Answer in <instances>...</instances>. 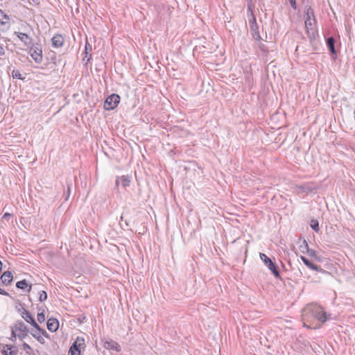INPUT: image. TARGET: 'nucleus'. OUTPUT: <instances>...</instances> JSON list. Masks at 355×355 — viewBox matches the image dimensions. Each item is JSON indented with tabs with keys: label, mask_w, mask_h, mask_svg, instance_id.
<instances>
[{
	"label": "nucleus",
	"mask_w": 355,
	"mask_h": 355,
	"mask_svg": "<svg viewBox=\"0 0 355 355\" xmlns=\"http://www.w3.org/2000/svg\"><path fill=\"white\" fill-rule=\"evenodd\" d=\"M259 48L263 52H267L268 51V49H267L266 45L264 44H263L262 42H259Z\"/></svg>",
	"instance_id": "nucleus-34"
},
{
	"label": "nucleus",
	"mask_w": 355,
	"mask_h": 355,
	"mask_svg": "<svg viewBox=\"0 0 355 355\" xmlns=\"http://www.w3.org/2000/svg\"><path fill=\"white\" fill-rule=\"evenodd\" d=\"M19 40L24 43L27 47H30L33 44V39L26 33L15 31L14 33Z\"/></svg>",
	"instance_id": "nucleus-10"
},
{
	"label": "nucleus",
	"mask_w": 355,
	"mask_h": 355,
	"mask_svg": "<svg viewBox=\"0 0 355 355\" xmlns=\"http://www.w3.org/2000/svg\"><path fill=\"white\" fill-rule=\"evenodd\" d=\"M47 298V293L44 291H42L40 293V296H39V300L40 302H43V301H45Z\"/></svg>",
	"instance_id": "nucleus-30"
},
{
	"label": "nucleus",
	"mask_w": 355,
	"mask_h": 355,
	"mask_svg": "<svg viewBox=\"0 0 355 355\" xmlns=\"http://www.w3.org/2000/svg\"><path fill=\"white\" fill-rule=\"evenodd\" d=\"M19 311L21 312V317L28 323L31 324L38 332H40L42 336L49 338V335L46 331L41 328L38 324L35 322L34 318L31 315V313L26 310L24 308H21L19 309Z\"/></svg>",
	"instance_id": "nucleus-3"
},
{
	"label": "nucleus",
	"mask_w": 355,
	"mask_h": 355,
	"mask_svg": "<svg viewBox=\"0 0 355 355\" xmlns=\"http://www.w3.org/2000/svg\"><path fill=\"white\" fill-rule=\"evenodd\" d=\"M48 59L53 64L56 62V55L55 52H50L48 55Z\"/></svg>",
	"instance_id": "nucleus-29"
},
{
	"label": "nucleus",
	"mask_w": 355,
	"mask_h": 355,
	"mask_svg": "<svg viewBox=\"0 0 355 355\" xmlns=\"http://www.w3.org/2000/svg\"><path fill=\"white\" fill-rule=\"evenodd\" d=\"M1 268H2V263H1V261H0V271L1 270Z\"/></svg>",
	"instance_id": "nucleus-42"
},
{
	"label": "nucleus",
	"mask_w": 355,
	"mask_h": 355,
	"mask_svg": "<svg viewBox=\"0 0 355 355\" xmlns=\"http://www.w3.org/2000/svg\"><path fill=\"white\" fill-rule=\"evenodd\" d=\"M31 1L33 5H39L40 3V0H31Z\"/></svg>",
	"instance_id": "nucleus-38"
},
{
	"label": "nucleus",
	"mask_w": 355,
	"mask_h": 355,
	"mask_svg": "<svg viewBox=\"0 0 355 355\" xmlns=\"http://www.w3.org/2000/svg\"><path fill=\"white\" fill-rule=\"evenodd\" d=\"M0 294L3 295H9L8 293L0 288Z\"/></svg>",
	"instance_id": "nucleus-37"
},
{
	"label": "nucleus",
	"mask_w": 355,
	"mask_h": 355,
	"mask_svg": "<svg viewBox=\"0 0 355 355\" xmlns=\"http://www.w3.org/2000/svg\"><path fill=\"white\" fill-rule=\"evenodd\" d=\"M259 257L261 260L264 263L266 266L268 268L269 270L273 274V275L276 278H280V274L276 264L272 261L270 258H269L264 253H259Z\"/></svg>",
	"instance_id": "nucleus-4"
},
{
	"label": "nucleus",
	"mask_w": 355,
	"mask_h": 355,
	"mask_svg": "<svg viewBox=\"0 0 355 355\" xmlns=\"http://www.w3.org/2000/svg\"><path fill=\"white\" fill-rule=\"evenodd\" d=\"M304 315L311 314V316L318 321L324 323L327 320V314L324 311L323 308L317 304H309L305 309H303Z\"/></svg>",
	"instance_id": "nucleus-1"
},
{
	"label": "nucleus",
	"mask_w": 355,
	"mask_h": 355,
	"mask_svg": "<svg viewBox=\"0 0 355 355\" xmlns=\"http://www.w3.org/2000/svg\"><path fill=\"white\" fill-rule=\"evenodd\" d=\"M104 347L107 349H113L116 352H120L121 350L120 345L112 340L105 341Z\"/></svg>",
	"instance_id": "nucleus-12"
},
{
	"label": "nucleus",
	"mask_w": 355,
	"mask_h": 355,
	"mask_svg": "<svg viewBox=\"0 0 355 355\" xmlns=\"http://www.w3.org/2000/svg\"><path fill=\"white\" fill-rule=\"evenodd\" d=\"M63 43H64V38L61 35H55L52 38L53 46L56 48L61 47L63 45Z\"/></svg>",
	"instance_id": "nucleus-17"
},
{
	"label": "nucleus",
	"mask_w": 355,
	"mask_h": 355,
	"mask_svg": "<svg viewBox=\"0 0 355 355\" xmlns=\"http://www.w3.org/2000/svg\"><path fill=\"white\" fill-rule=\"evenodd\" d=\"M5 53L4 49L2 46H0V55H2Z\"/></svg>",
	"instance_id": "nucleus-40"
},
{
	"label": "nucleus",
	"mask_w": 355,
	"mask_h": 355,
	"mask_svg": "<svg viewBox=\"0 0 355 355\" xmlns=\"http://www.w3.org/2000/svg\"><path fill=\"white\" fill-rule=\"evenodd\" d=\"M6 347L7 350H9L8 355H17L18 352V349L15 346H12L11 345H6Z\"/></svg>",
	"instance_id": "nucleus-25"
},
{
	"label": "nucleus",
	"mask_w": 355,
	"mask_h": 355,
	"mask_svg": "<svg viewBox=\"0 0 355 355\" xmlns=\"http://www.w3.org/2000/svg\"><path fill=\"white\" fill-rule=\"evenodd\" d=\"M69 355H71V354H69Z\"/></svg>",
	"instance_id": "nucleus-44"
},
{
	"label": "nucleus",
	"mask_w": 355,
	"mask_h": 355,
	"mask_svg": "<svg viewBox=\"0 0 355 355\" xmlns=\"http://www.w3.org/2000/svg\"><path fill=\"white\" fill-rule=\"evenodd\" d=\"M23 349L26 351L27 354H29V352L28 350L32 351L31 347L26 343H24L22 345Z\"/></svg>",
	"instance_id": "nucleus-33"
},
{
	"label": "nucleus",
	"mask_w": 355,
	"mask_h": 355,
	"mask_svg": "<svg viewBox=\"0 0 355 355\" xmlns=\"http://www.w3.org/2000/svg\"><path fill=\"white\" fill-rule=\"evenodd\" d=\"M300 250L303 254L307 253L308 250H310L309 245L305 240L303 241L302 244L300 245Z\"/></svg>",
	"instance_id": "nucleus-27"
},
{
	"label": "nucleus",
	"mask_w": 355,
	"mask_h": 355,
	"mask_svg": "<svg viewBox=\"0 0 355 355\" xmlns=\"http://www.w3.org/2000/svg\"><path fill=\"white\" fill-rule=\"evenodd\" d=\"M92 50V48L91 44H89L87 41L85 46V53L86 54L85 58H87V61H89L92 59V54H89Z\"/></svg>",
	"instance_id": "nucleus-22"
},
{
	"label": "nucleus",
	"mask_w": 355,
	"mask_h": 355,
	"mask_svg": "<svg viewBox=\"0 0 355 355\" xmlns=\"http://www.w3.org/2000/svg\"><path fill=\"white\" fill-rule=\"evenodd\" d=\"M11 216V214H9V213H6L3 214V218L4 219H7L8 218L10 217Z\"/></svg>",
	"instance_id": "nucleus-39"
},
{
	"label": "nucleus",
	"mask_w": 355,
	"mask_h": 355,
	"mask_svg": "<svg viewBox=\"0 0 355 355\" xmlns=\"http://www.w3.org/2000/svg\"><path fill=\"white\" fill-rule=\"evenodd\" d=\"M305 27L308 36L310 39H314L315 37V31L313 26L315 23L314 11L309 6H305Z\"/></svg>",
	"instance_id": "nucleus-2"
},
{
	"label": "nucleus",
	"mask_w": 355,
	"mask_h": 355,
	"mask_svg": "<svg viewBox=\"0 0 355 355\" xmlns=\"http://www.w3.org/2000/svg\"><path fill=\"white\" fill-rule=\"evenodd\" d=\"M116 187H119V184H121V186L123 188H126L127 187H129L130 180L128 178L125 176H121L118 177L116 180Z\"/></svg>",
	"instance_id": "nucleus-15"
},
{
	"label": "nucleus",
	"mask_w": 355,
	"mask_h": 355,
	"mask_svg": "<svg viewBox=\"0 0 355 355\" xmlns=\"http://www.w3.org/2000/svg\"><path fill=\"white\" fill-rule=\"evenodd\" d=\"M307 254H309V256L313 258L315 261L318 262H322V257L320 255H318V252L315 250L310 249L309 250H308Z\"/></svg>",
	"instance_id": "nucleus-21"
},
{
	"label": "nucleus",
	"mask_w": 355,
	"mask_h": 355,
	"mask_svg": "<svg viewBox=\"0 0 355 355\" xmlns=\"http://www.w3.org/2000/svg\"><path fill=\"white\" fill-rule=\"evenodd\" d=\"M46 324H47V329L51 332L56 331L59 327L58 320L53 318H49L47 321Z\"/></svg>",
	"instance_id": "nucleus-11"
},
{
	"label": "nucleus",
	"mask_w": 355,
	"mask_h": 355,
	"mask_svg": "<svg viewBox=\"0 0 355 355\" xmlns=\"http://www.w3.org/2000/svg\"><path fill=\"white\" fill-rule=\"evenodd\" d=\"M12 75L13 78L22 79L21 74L19 71H12Z\"/></svg>",
	"instance_id": "nucleus-31"
},
{
	"label": "nucleus",
	"mask_w": 355,
	"mask_h": 355,
	"mask_svg": "<svg viewBox=\"0 0 355 355\" xmlns=\"http://www.w3.org/2000/svg\"><path fill=\"white\" fill-rule=\"evenodd\" d=\"M12 279L13 275L10 271L4 272L1 277V282L5 285L10 284L12 282Z\"/></svg>",
	"instance_id": "nucleus-14"
},
{
	"label": "nucleus",
	"mask_w": 355,
	"mask_h": 355,
	"mask_svg": "<svg viewBox=\"0 0 355 355\" xmlns=\"http://www.w3.org/2000/svg\"><path fill=\"white\" fill-rule=\"evenodd\" d=\"M250 28L251 34H252V37L255 40L259 41L261 40V36H260V34H259V26H258V25L255 26L254 24V25H252V26L250 27Z\"/></svg>",
	"instance_id": "nucleus-20"
},
{
	"label": "nucleus",
	"mask_w": 355,
	"mask_h": 355,
	"mask_svg": "<svg viewBox=\"0 0 355 355\" xmlns=\"http://www.w3.org/2000/svg\"><path fill=\"white\" fill-rule=\"evenodd\" d=\"M31 334L41 344H44L45 343V340L43 336L40 335L36 331H31Z\"/></svg>",
	"instance_id": "nucleus-24"
},
{
	"label": "nucleus",
	"mask_w": 355,
	"mask_h": 355,
	"mask_svg": "<svg viewBox=\"0 0 355 355\" xmlns=\"http://www.w3.org/2000/svg\"><path fill=\"white\" fill-rule=\"evenodd\" d=\"M17 337V334L16 333V331L15 330V328L12 327V334H11V337H10V340L12 341V342H15L16 340V338Z\"/></svg>",
	"instance_id": "nucleus-32"
},
{
	"label": "nucleus",
	"mask_w": 355,
	"mask_h": 355,
	"mask_svg": "<svg viewBox=\"0 0 355 355\" xmlns=\"http://www.w3.org/2000/svg\"><path fill=\"white\" fill-rule=\"evenodd\" d=\"M13 327L16 331H19L17 337L19 339L23 340L28 336V328L23 321L17 320Z\"/></svg>",
	"instance_id": "nucleus-7"
},
{
	"label": "nucleus",
	"mask_w": 355,
	"mask_h": 355,
	"mask_svg": "<svg viewBox=\"0 0 355 355\" xmlns=\"http://www.w3.org/2000/svg\"><path fill=\"white\" fill-rule=\"evenodd\" d=\"M291 4V6L294 9H297V3L295 0H288Z\"/></svg>",
	"instance_id": "nucleus-35"
},
{
	"label": "nucleus",
	"mask_w": 355,
	"mask_h": 355,
	"mask_svg": "<svg viewBox=\"0 0 355 355\" xmlns=\"http://www.w3.org/2000/svg\"><path fill=\"white\" fill-rule=\"evenodd\" d=\"M248 15L249 17V25L250 27L252 26V25H258L256 21V17L253 13L252 9L250 6H248Z\"/></svg>",
	"instance_id": "nucleus-18"
},
{
	"label": "nucleus",
	"mask_w": 355,
	"mask_h": 355,
	"mask_svg": "<svg viewBox=\"0 0 355 355\" xmlns=\"http://www.w3.org/2000/svg\"><path fill=\"white\" fill-rule=\"evenodd\" d=\"M16 286L17 288L22 290H25L27 288L28 292H30L32 288V285H28L26 279L17 282L16 284Z\"/></svg>",
	"instance_id": "nucleus-19"
},
{
	"label": "nucleus",
	"mask_w": 355,
	"mask_h": 355,
	"mask_svg": "<svg viewBox=\"0 0 355 355\" xmlns=\"http://www.w3.org/2000/svg\"><path fill=\"white\" fill-rule=\"evenodd\" d=\"M119 102L120 96L118 94H112L106 98L104 103V109L106 110H112L117 107Z\"/></svg>",
	"instance_id": "nucleus-6"
},
{
	"label": "nucleus",
	"mask_w": 355,
	"mask_h": 355,
	"mask_svg": "<svg viewBox=\"0 0 355 355\" xmlns=\"http://www.w3.org/2000/svg\"><path fill=\"white\" fill-rule=\"evenodd\" d=\"M310 226L315 232H319V230H320L319 223L317 220L312 219L310 223Z\"/></svg>",
	"instance_id": "nucleus-26"
},
{
	"label": "nucleus",
	"mask_w": 355,
	"mask_h": 355,
	"mask_svg": "<svg viewBox=\"0 0 355 355\" xmlns=\"http://www.w3.org/2000/svg\"><path fill=\"white\" fill-rule=\"evenodd\" d=\"M69 194H70V187H68L66 200H67L68 197L69 196Z\"/></svg>",
	"instance_id": "nucleus-41"
},
{
	"label": "nucleus",
	"mask_w": 355,
	"mask_h": 355,
	"mask_svg": "<svg viewBox=\"0 0 355 355\" xmlns=\"http://www.w3.org/2000/svg\"><path fill=\"white\" fill-rule=\"evenodd\" d=\"M85 339L83 337L78 336L70 347L69 354L80 355L81 349L85 347Z\"/></svg>",
	"instance_id": "nucleus-5"
},
{
	"label": "nucleus",
	"mask_w": 355,
	"mask_h": 355,
	"mask_svg": "<svg viewBox=\"0 0 355 355\" xmlns=\"http://www.w3.org/2000/svg\"><path fill=\"white\" fill-rule=\"evenodd\" d=\"M9 17L0 9V24L5 25L9 22Z\"/></svg>",
	"instance_id": "nucleus-23"
},
{
	"label": "nucleus",
	"mask_w": 355,
	"mask_h": 355,
	"mask_svg": "<svg viewBox=\"0 0 355 355\" xmlns=\"http://www.w3.org/2000/svg\"><path fill=\"white\" fill-rule=\"evenodd\" d=\"M295 189L298 193H310L313 191V188L310 186L309 184L305 183L301 185H296Z\"/></svg>",
	"instance_id": "nucleus-13"
},
{
	"label": "nucleus",
	"mask_w": 355,
	"mask_h": 355,
	"mask_svg": "<svg viewBox=\"0 0 355 355\" xmlns=\"http://www.w3.org/2000/svg\"><path fill=\"white\" fill-rule=\"evenodd\" d=\"M125 225H126V226H128V223H127V221H126V220L125 221Z\"/></svg>",
	"instance_id": "nucleus-43"
},
{
	"label": "nucleus",
	"mask_w": 355,
	"mask_h": 355,
	"mask_svg": "<svg viewBox=\"0 0 355 355\" xmlns=\"http://www.w3.org/2000/svg\"><path fill=\"white\" fill-rule=\"evenodd\" d=\"M300 259L303 261L304 265L309 269L316 271V272H321V273H327L328 272L325 270L322 269L320 266L311 262L306 257H305L304 256H301Z\"/></svg>",
	"instance_id": "nucleus-9"
},
{
	"label": "nucleus",
	"mask_w": 355,
	"mask_h": 355,
	"mask_svg": "<svg viewBox=\"0 0 355 355\" xmlns=\"http://www.w3.org/2000/svg\"><path fill=\"white\" fill-rule=\"evenodd\" d=\"M37 321L40 323H42V322H44V320H45V315H44V310H42V312H39L37 313Z\"/></svg>",
	"instance_id": "nucleus-28"
},
{
	"label": "nucleus",
	"mask_w": 355,
	"mask_h": 355,
	"mask_svg": "<svg viewBox=\"0 0 355 355\" xmlns=\"http://www.w3.org/2000/svg\"><path fill=\"white\" fill-rule=\"evenodd\" d=\"M335 42V39L333 37H329L326 40V44L329 50L330 51L331 53L334 55H336Z\"/></svg>",
	"instance_id": "nucleus-16"
},
{
	"label": "nucleus",
	"mask_w": 355,
	"mask_h": 355,
	"mask_svg": "<svg viewBox=\"0 0 355 355\" xmlns=\"http://www.w3.org/2000/svg\"><path fill=\"white\" fill-rule=\"evenodd\" d=\"M30 54L34 61L40 64L42 62V50L39 45H34L33 44L30 46Z\"/></svg>",
	"instance_id": "nucleus-8"
},
{
	"label": "nucleus",
	"mask_w": 355,
	"mask_h": 355,
	"mask_svg": "<svg viewBox=\"0 0 355 355\" xmlns=\"http://www.w3.org/2000/svg\"><path fill=\"white\" fill-rule=\"evenodd\" d=\"M8 352H9V350H7V348L6 347V345H4L3 349H1V354L3 355H8Z\"/></svg>",
	"instance_id": "nucleus-36"
}]
</instances>
